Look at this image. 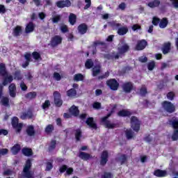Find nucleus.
<instances>
[{
	"mask_svg": "<svg viewBox=\"0 0 178 178\" xmlns=\"http://www.w3.org/2000/svg\"><path fill=\"white\" fill-rule=\"evenodd\" d=\"M117 108L118 104H114L111 111L106 116L102 118L101 122L102 123H104L106 129H115V127H116V124L111 123V121H109L108 119H109V118H111L112 115H113Z\"/></svg>",
	"mask_w": 178,
	"mask_h": 178,
	"instance_id": "1",
	"label": "nucleus"
},
{
	"mask_svg": "<svg viewBox=\"0 0 178 178\" xmlns=\"http://www.w3.org/2000/svg\"><path fill=\"white\" fill-rule=\"evenodd\" d=\"M33 166V159H28L24 165L22 170V177L24 178H35L34 175L31 173V167Z\"/></svg>",
	"mask_w": 178,
	"mask_h": 178,
	"instance_id": "2",
	"label": "nucleus"
},
{
	"mask_svg": "<svg viewBox=\"0 0 178 178\" xmlns=\"http://www.w3.org/2000/svg\"><path fill=\"white\" fill-rule=\"evenodd\" d=\"M169 125L173 129V132L171 136L172 141H177L178 140V119L172 118L169 121Z\"/></svg>",
	"mask_w": 178,
	"mask_h": 178,
	"instance_id": "3",
	"label": "nucleus"
},
{
	"mask_svg": "<svg viewBox=\"0 0 178 178\" xmlns=\"http://www.w3.org/2000/svg\"><path fill=\"white\" fill-rule=\"evenodd\" d=\"M11 125L17 134H20V133H22V130L23 129V123L19 122V118L17 117H13L12 118Z\"/></svg>",
	"mask_w": 178,
	"mask_h": 178,
	"instance_id": "4",
	"label": "nucleus"
},
{
	"mask_svg": "<svg viewBox=\"0 0 178 178\" xmlns=\"http://www.w3.org/2000/svg\"><path fill=\"white\" fill-rule=\"evenodd\" d=\"M161 106L165 111V112H167V113H173L176 112V106H175V104L169 101H163L161 103Z\"/></svg>",
	"mask_w": 178,
	"mask_h": 178,
	"instance_id": "5",
	"label": "nucleus"
},
{
	"mask_svg": "<svg viewBox=\"0 0 178 178\" xmlns=\"http://www.w3.org/2000/svg\"><path fill=\"white\" fill-rule=\"evenodd\" d=\"M140 126H141V122H140L138 118L136 116H132L131 118V127L134 131L138 133L140 131Z\"/></svg>",
	"mask_w": 178,
	"mask_h": 178,
	"instance_id": "6",
	"label": "nucleus"
},
{
	"mask_svg": "<svg viewBox=\"0 0 178 178\" xmlns=\"http://www.w3.org/2000/svg\"><path fill=\"white\" fill-rule=\"evenodd\" d=\"M106 84L112 90V91H118L119 88V82H118L115 79H110L107 80Z\"/></svg>",
	"mask_w": 178,
	"mask_h": 178,
	"instance_id": "7",
	"label": "nucleus"
},
{
	"mask_svg": "<svg viewBox=\"0 0 178 178\" xmlns=\"http://www.w3.org/2000/svg\"><path fill=\"white\" fill-rule=\"evenodd\" d=\"M2 95H3V86L0 85V99L1 98L0 102L3 106L9 108L10 106V104H9V97H2Z\"/></svg>",
	"mask_w": 178,
	"mask_h": 178,
	"instance_id": "8",
	"label": "nucleus"
},
{
	"mask_svg": "<svg viewBox=\"0 0 178 178\" xmlns=\"http://www.w3.org/2000/svg\"><path fill=\"white\" fill-rule=\"evenodd\" d=\"M54 97V104L57 108H60L63 105V100H62V95L58 91H54L53 93Z\"/></svg>",
	"mask_w": 178,
	"mask_h": 178,
	"instance_id": "9",
	"label": "nucleus"
},
{
	"mask_svg": "<svg viewBox=\"0 0 178 178\" xmlns=\"http://www.w3.org/2000/svg\"><path fill=\"white\" fill-rule=\"evenodd\" d=\"M118 52L117 55H119L120 58H123V56L126 55L127 52H129V51H130V46L125 43L122 44L121 47H118Z\"/></svg>",
	"mask_w": 178,
	"mask_h": 178,
	"instance_id": "10",
	"label": "nucleus"
},
{
	"mask_svg": "<svg viewBox=\"0 0 178 178\" xmlns=\"http://www.w3.org/2000/svg\"><path fill=\"white\" fill-rule=\"evenodd\" d=\"M108 161H109V153L108 150H104L100 155V165L105 166L108 163Z\"/></svg>",
	"mask_w": 178,
	"mask_h": 178,
	"instance_id": "11",
	"label": "nucleus"
},
{
	"mask_svg": "<svg viewBox=\"0 0 178 178\" xmlns=\"http://www.w3.org/2000/svg\"><path fill=\"white\" fill-rule=\"evenodd\" d=\"M63 38L60 37V35H56L54 37L51 38L50 40L51 46L53 48H55V47H58V45H60V44H62Z\"/></svg>",
	"mask_w": 178,
	"mask_h": 178,
	"instance_id": "12",
	"label": "nucleus"
},
{
	"mask_svg": "<svg viewBox=\"0 0 178 178\" xmlns=\"http://www.w3.org/2000/svg\"><path fill=\"white\" fill-rule=\"evenodd\" d=\"M77 30L81 35H84V34H86L87 31H88V26L86 23H82L78 26Z\"/></svg>",
	"mask_w": 178,
	"mask_h": 178,
	"instance_id": "13",
	"label": "nucleus"
},
{
	"mask_svg": "<svg viewBox=\"0 0 178 178\" xmlns=\"http://www.w3.org/2000/svg\"><path fill=\"white\" fill-rule=\"evenodd\" d=\"M86 124L90 127V129H92L93 130H97L98 129V125L94 121V118L89 117L87 118L86 121Z\"/></svg>",
	"mask_w": 178,
	"mask_h": 178,
	"instance_id": "14",
	"label": "nucleus"
},
{
	"mask_svg": "<svg viewBox=\"0 0 178 178\" xmlns=\"http://www.w3.org/2000/svg\"><path fill=\"white\" fill-rule=\"evenodd\" d=\"M147 45H148V42H147V40H138L136 46V51H143V49H145Z\"/></svg>",
	"mask_w": 178,
	"mask_h": 178,
	"instance_id": "15",
	"label": "nucleus"
},
{
	"mask_svg": "<svg viewBox=\"0 0 178 178\" xmlns=\"http://www.w3.org/2000/svg\"><path fill=\"white\" fill-rule=\"evenodd\" d=\"M134 86L133 83L131 81L126 82L122 84V90L124 91L127 94H129L133 91Z\"/></svg>",
	"mask_w": 178,
	"mask_h": 178,
	"instance_id": "16",
	"label": "nucleus"
},
{
	"mask_svg": "<svg viewBox=\"0 0 178 178\" xmlns=\"http://www.w3.org/2000/svg\"><path fill=\"white\" fill-rule=\"evenodd\" d=\"M24 58L25 59V62L24 63H22V67H23V69H26V67H27L29 66V65H30V62H31V54L26 52L24 54Z\"/></svg>",
	"mask_w": 178,
	"mask_h": 178,
	"instance_id": "17",
	"label": "nucleus"
},
{
	"mask_svg": "<svg viewBox=\"0 0 178 178\" xmlns=\"http://www.w3.org/2000/svg\"><path fill=\"white\" fill-rule=\"evenodd\" d=\"M117 115L120 118H130V116L133 115V112L126 109H122L120 111H118Z\"/></svg>",
	"mask_w": 178,
	"mask_h": 178,
	"instance_id": "18",
	"label": "nucleus"
},
{
	"mask_svg": "<svg viewBox=\"0 0 178 178\" xmlns=\"http://www.w3.org/2000/svg\"><path fill=\"white\" fill-rule=\"evenodd\" d=\"M57 8H69L72 5L70 0L58 1L56 3Z\"/></svg>",
	"mask_w": 178,
	"mask_h": 178,
	"instance_id": "19",
	"label": "nucleus"
},
{
	"mask_svg": "<svg viewBox=\"0 0 178 178\" xmlns=\"http://www.w3.org/2000/svg\"><path fill=\"white\" fill-rule=\"evenodd\" d=\"M79 158L82 159V161H90V159H92V156L90 154V153L79 152L78 154Z\"/></svg>",
	"mask_w": 178,
	"mask_h": 178,
	"instance_id": "20",
	"label": "nucleus"
},
{
	"mask_svg": "<svg viewBox=\"0 0 178 178\" xmlns=\"http://www.w3.org/2000/svg\"><path fill=\"white\" fill-rule=\"evenodd\" d=\"M154 176L156 177H166L168 176V171L165 170L157 169L153 172Z\"/></svg>",
	"mask_w": 178,
	"mask_h": 178,
	"instance_id": "21",
	"label": "nucleus"
},
{
	"mask_svg": "<svg viewBox=\"0 0 178 178\" xmlns=\"http://www.w3.org/2000/svg\"><path fill=\"white\" fill-rule=\"evenodd\" d=\"M33 110L28 109L27 112L22 113V114L20 116V119L22 120H26V119H33Z\"/></svg>",
	"mask_w": 178,
	"mask_h": 178,
	"instance_id": "22",
	"label": "nucleus"
},
{
	"mask_svg": "<svg viewBox=\"0 0 178 178\" xmlns=\"http://www.w3.org/2000/svg\"><path fill=\"white\" fill-rule=\"evenodd\" d=\"M34 29H35V24L33 22H29L26 26L25 32L26 34H30L34 31Z\"/></svg>",
	"mask_w": 178,
	"mask_h": 178,
	"instance_id": "23",
	"label": "nucleus"
},
{
	"mask_svg": "<svg viewBox=\"0 0 178 178\" xmlns=\"http://www.w3.org/2000/svg\"><path fill=\"white\" fill-rule=\"evenodd\" d=\"M22 33H23V29L21 26H16L13 30V37H20L22 35Z\"/></svg>",
	"mask_w": 178,
	"mask_h": 178,
	"instance_id": "24",
	"label": "nucleus"
},
{
	"mask_svg": "<svg viewBox=\"0 0 178 178\" xmlns=\"http://www.w3.org/2000/svg\"><path fill=\"white\" fill-rule=\"evenodd\" d=\"M104 59H107V60H114V59H119L120 58V56L119 54H115L113 52L111 54H104Z\"/></svg>",
	"mask_w": 178,
	"mask_h": 178,
	"instance_id": "25",
	"label": "nucleus"
},
{
	"mask_svg": "<svg viewBox=\"0 0 178 178\" xmlns=\"http://www.w3.org/2000/svg\"><path fill=\"white\" fill-rule=\"evenodd\" d=\"M8 90L10 97H12V98H15L16 97V84L11 83L8 87Z\"/></svg>",
	"mask_w": 178,
	"mask_h": 178,
	"instance_id": "26",
	"label": "nucleus"
},
{
	"mask_svg": "<svg viewBox=\"0 0 178 178\" xmlns=\"http://www.w3.org/2000/svg\"><path fill=\"white\" fill-rule=\"evenodd\" d=\"M26 132L27 136H29V137H33L35 136V130L34 129V126L29 125L26 127Z\"/></svg>",
	"mask_w": 178,
	"mask_h": 178,
	"instance_id": "27",
	"label": "nucleus"
},
{
	"mask_svg": "<svg viewBox=\"0 0 178 178\" xmlns=\"http://www.w3.org/2000/svg\"><path fill=\"white\" fill-rule=\"evenodd\" d=\"M0 76L2 77H6L8 76V70H6V65L5 63H0Z\"/></svg>",
	"mask_w": 178,
	"mask_h": 178,
	"instance_id": "28",
	"label": "nucleus"
},
{
	"mask_svg": "<svg viewBox=\"0 0 178 178\" xmlns=\"http://www.w3.org/2000/svg\"><path fill=\"white\" fill-rule=\"evenodd\" d=\"M170 47H172V44L170 43V42L164 43V45L162 48V52L163 55H166L167 54H169L170 52Z\"/></svg>",
	"mask_w": 178,
	"mask_h": 178,
	"instance_id": "29",
	"label": "nucleus"
},
{
	"mask_svg": "<svg viewBox=\"0 0 178 178\" xmlns=\"http://www.w3.org/2000/svg\"><path fill=\"white\" fill-rule=\"evenodd\" d=\"M68 22L71 26H74L76 24V22H77V15L74 13H70L68 17Z\"/></svg>",
	"mask_w": 178,
	"mask_h": 178,
	"instance_id": "30",
	"label": "nucleus"
},
{
	"mask_svg": "<svg viewBox=\"0 0 178 178\" xmlns=\"http://www.w3.org/2000/svg\"><path fill=\"white\" fill-rule=\"evenodd\" d=\"M22 152L24 156H33V149L29 147H23Z\"/></svg>",
	"mask_w": 178,
	"mask_h": 178,
	"instance_id": "31",
	"label": "nucleus"
},
{
	"mask_svg": "<svg viewBox=\"0 0 178 178\" xmlns=\"http://www.w3.org/2000/svg\"><path fill=\"white\" fill-rule=\"evenodd\" d=\"M70 113L73 115V116H79L80 113V110H79V107L76 106L75 105L72 106L70 108Z\"/></svg>",
	"mask_w": 178,
	"mask_h": 178,
	"instance_id": "32",
	"label": "nucleus"
},
{
	"mask_svg": "<svg viewBox=\"0 0 178 178\" xmlns=\"http://www.w3.org/2000/svg\"><path fill=\"white\" fill-rule=\"evenodd\" d=\"M168 24H169V20L168 19V18L163 17L161 19H160L159 26L160 29H166Z\"/></svg>",
	"mask_w": 178,
	"mask_h": 178,
	"instance_id": "33",
	"label": "nucleus"
},
{
	"mask_svg": "<svg viewBox=\"0 0 178 178\" xmlns=\"http://www.w3.org/2000/svg\"><path fill=\"white\" fill-rule=\"evenodd\" d=\"M159 5H161L160 0H153L147 3V6H149V8H151L152 9L159 8Z\"/></svg>",
	"mask_w": 178,
	"mask_h": 178,
	"instance_id": "34",
	"label": "nucleus"
},
{
	"mask_svg": "<svg viewBox=\"0 0 178 178\" xmlns=\"http://www.w3.org/2000/svg\"><path fill=\"white\" fill-rule=\"evenodd\" d=\"M22 149V147L19 144H15L14 146L11 148V152L13 155H17L19 152H20V150Z\"/></svg>",
	"mask_w": 178,
	"mask_h": 178,
	"instance_id": "35",
	"label": "nucleus"
},
{
	"mask_svg": "<svg viewBox=\"0 0 178 178\" xmlns=\"http://www.w3.org/2000/svg\"><path fill=\"white\" fill-rule=\"evenodd\" d=\"M99 73H101V65H97L92 69V74L93 77H97V75Z\"/></svg>",
	"mask_w": 178,
	"mask_h": 178,
	"instance_id": "36",
	"label": "nucleus"
},
{
	"mask_svg": "<svg viewBox=\"0 0 178 178\" xmlns=\"http://www.w3.org/2000/svg\"><path fill=\"white\" fill-rule=\"evenodd\" d=\"M118 35H124L129 33V29L127 26H122L118 29Z\"/></svg>",
	"mask_w": 178,
	"mask_h": 178,
	"instance_id": "37",
	"label": "nucleus"
},
{
	"mask_svg": "<svg viewBox=\"0 0 178 178\" xmlns=\"http://www.w3.org/2000/svg\"><path fill=\"white\" fill-rule=\"evenodd\" d=\"M13 81V76L9 75L6 76L5 78L3 80V86H8L10 83H12Z\"/></svg>",
	"mask_w": 178,
	"mask_h": 178,
	"instance_id": "38",
	"label": "nucleus"
},
{
	"mask_svg": "<svg viewBox=\"0 0 178 178\" xmlns=\"http://www.w3.org/2000/svg\"><path fill=\"white\" fill-rule=\"evenodd\" d=\"M14 80H17V81H20L23 80V75L22 74V72L20 70H17L13 74Z\"/></svg>",
	"mask_w": 178,
	"mask_h": 178,
	"instance_id": "39",
	"label": "nucleus"
},
{
	"mask_svg": "<svg viewBox=\"0 0 178 178\" xmlns=\"http://www.w3.org/2000/svg\"><path fill=\"white\" fill-rule=\"evenodd\" d=\"M77 95V91L74 88H71L67 91V96L73 98Z\"/></svg>",
	"mask_w": 178,
	"mask_h": 178,
	"instance_id": "40",
	"label": "nucleus"
},
{
	"mask_svg": "<svg viewBox=\"0 0 178 178\" xmlns=\"http://www.w3.org/2000/svg\"><path fill=\"white\" fill-rule=\"evenodd\" d=\"M125 136L127 140H131V138H134V132L131 129H127Z\"/></svg>",
	"mask_w": 178,
	"mask_h": 178,
	"instance_id": "41",
	"label": "nucleus"
},
{
	"mask_svg": "<svg viewBox=\"0 0 178 178\" xmlns=\"http://www.w3.org/2000/svg\"><path fill=\"white\" fill-rule=\"evenodd\" d=\"M37 97L36 92H29L25 95V98L26 99H34Z\"/></svg>",
	"mask_w": 178,
	"mask_h": 178,
	"instance_id": "42",
	"label": "nucleus"
},
{
	"mask_svg": "<svg viewBox=\"0 0 178 178\" xmlns=\"http://www.w3.org/2000/svg\"><path fill=\"white\" fill-rule=\"evenodd\" d=\"M56 148V140H52L50 143V145H49L48 147V151L49 152H51V151H54Z\"/></svg>",
	"mask_w": 178,
	"mask_h": 178,
	"instance_id": "43",
	"label": "nucleus"
},
{
	"mask_svg": "<svg viewBox=\"0 0 178 178\" xmlns=\"http://www.w3.org/2000/svg\"><path fill=\"white\" fill-rule=\"evenodd\" d=\"M83 80H84V76L83 74L79 73L74 76V81H83Z\"/></svg>",
	"mask_w": 178,
	"mask_h": 178,
	"instance_id": "44",
	"label": "nucleus"
},
{
	"mask_svg": "<svg viewBox=\"0 0 178 178\" xmlns=\"http://www.w3.org/2000/svg\"><path fill=\"white\" fill-rule=\"evenodd\" d=\"M85 67L86 69H91L94 67V61L92 59H88L85 63Z\"/></svg>",
	"mask_w": 178,
	"mask_h": 178,
	"instance_id": "45",
	"label": "nucleus"
},
{
	"mask_svg": "<svg viewBox=\"0 0 178 178\" xmlns=\"http://www.w3.org/2000/svg\"><path fill=\"white\" fill-rule=\"evenodd\" d=\"M55 130V127L52 124H48L45 128V133L47 134H51Z\"/></svg>",
	"mask_w": 178,
	"mask_h": 178,
	"instance_id": "46",
	"label": "nucleus"
},
{
	"mask_svg": "<svg viewBox=\"0 0 178 178\" xmlns=\"http://www.w3.org/2000/svg\"><path fill=\"white\" fill-rule=\"evenodd\" d=\"M81 136H82L81 129H76L75 130V138H76V141H80Z\"/></svg>",
	"mask_w": 178,
	"mask_h": 178,
	"instance_id": "47",
	"label": "nucleus"
},
{
	"mask_svg": "<svg viewBox=\"0 0 178 178\" xmlns=\"http://www.w3.org/2000/svg\"><path fill=\"white\" fill-rule=\"evenodd\" d=\"M60 20H62V15H55V16L51 19V22H52V23H54V24L59 23V22H60Z\"/></svg>",
	"mask_w": 178,
	"mask_h": 178,
	"instance_id": "48",
	"label": "nucleus"
},
{
	"mask_svg": "<svg viewBox=\"0 0 178 178\" xmlns=\"http://www.w3.org/2000/svg\"><path fill=\"white\" fill-rule=\"evenodd\" d=\"M32 56H33V59H35V60H41V59H42L41 58V54H40V53H38V51H33L32 53Z\"/></svg>",
	"mask_w": 178,
	"mask_h": 178,
	"instance_id": "49",
	"label": "nucleus"
},
{
	"mask_svg": "<svg viewBox=\"0 0 178 178\" xmlns=\"http://www.w3.org/2000/svg\"><path fill=\"white\" fill-rule=\"evenodd\" d=\"M53 162H54V161L51 160V162L49 161V162H47L46 163V169H45V170L47 172H49V170H52V169L54 168Z\"/></svg>",
	"mask_w": 178,
	"mask_h": 178,
	"instance_id": "50",
	"label": "nucleus"
},
{
	"mask_svg": "<svg viewBox=\"0 0 178 178\" xmlns=\"http://www.w3.org/2000/svg\"><path fill=\"white\" fill-rule=\"evenodd\" d=\"M51 106V102L49 100H45V102L42 104V108L45 111Z\"/></svg>",
	"mask_w": 178,
	"mask_h": 178,
	"instance_id": "51",
	"label": "nucleus"
},
{
	"mask_svg": "<svg viewBox=\"0 0 178 178\" xmlns=\"http://www.w3.org/2000/svg\"><path fill=\"white\" fill-rule=\"evenodd\" d=\"M155 66H156V64L155 63V61H151V62L147 63L148 70L152 71L153 69H155Z\"/></svg>",
	"mask_w": 178,
	"mask_h": 178,
	"instance_id": "52",
	"label": "nucleus"
},
{
	"mask_svg": "<svg viewBox=\"0 0 178 178\" xmlns=\"http://www.w3.org/2000/svg\"><path fill=\"white\" fill-rule=\"evenodd\" d=\"M161 22V19L158 17H153L152 23L153 26H158Z\"/></svg>",
	"mask_w": 178,
	"mask_h": 178,
	"instance_id": "53",
	"label": "nucleus"
},
{
	"mask_svg": "<svg viewBox=\"0 0 178 178\" xmlns=\"http://www.w3.org/2000/svg\"><path fill=\"white\" fill-rule=\"evenodd\" d=\"M175 97H176V95L172 91L167 93V98L170 101H173V99H175Z\"/></svg>",
	"mask_w": 178,
	"mask_h": 178,
	"instance_id": "54",
	"label": "nucleus"
},
{
	"mask_svg": "<svg viewBox=\"0 0 178 178\" xmlns=\"http://www.w3.org/2000/svg\"><path fill=\"white\" fill-rule=\"evenodd\" d=\"M60 30L61 33H69V28H67V26L66 24H63L60 27Z\"/></svg>",
	"mask_w": 178,
	"mask_h": 178,
	"instance_id": "55",
	"label": "nucleus"
},
{
	"mask_svg": "<svg viewBox=\"0 0 178 178\" xmlns=\"http://www.w3.org/2000/svg\"><path fill=\"white\" fill-rule=\"evenodd\" d=\"M102 178H113V174L111 172H104L102 175Z\"/></svg>",
	"mask_w": 178,
	"mask_h": 178,
	"instance_id": "56",
	"label": "nucleus"
},
{
	"mask_svg": "<svg viewBox=\"0 0 178 178\" xmlns=\"http://www.w3.org/2000/svg\"><path fill=\"white\" fill-rule=\"evenodd\" d=\"M109 71H107L104 73V74L99 76L98 80H104V79H108V77H109Z\"/></svg>",
	"mask_w": 178,
	"mask_h": 178,
	"instance_id": "57",
	"label": "nucleus"
},
{
	"mask_svg": "<svg viewBox=\"0 0 178 178\" xmlns=\"http://www.w3.org/2000/svg\"><path fill=\"white\" fill-rule=\"evenodd\" d=\"M120 161L121 162V165L125 163L126 161H127V156H126V154H122L120 157Z\"/></svg>",
	"mask_w": 178,
	"mask_h": 178,
	"instance_id": "58",
	"label": "nucleus"
},
{
	"mask_svg": "<svg viewBox=\"0 0 178 178\" xmlns=\"http://www.w3.org/2000/svg\"><path fill=\"white\" fill-rule=\"evenodd\" d=\"M67 170V166L66 165H63L59 168V172L60 174L65 173Z\"/></svg>",
	"mask_w": 178,
	"mask_h": 178,
	"instance_id": "59",
	"label": "nucleus"
},
{
	"mask_svg": "<svg viewBox=\"0 0 178 178\" xmlns=\"http://www.w3.org/2000/svg\"><path fill=\"white\" fill-rule=\"evenodd\" d=\"M99 45H105V42H101L99 40H96L93 42V47H95V48H96V47H98Z\"/></svg>",
	"mask_w": 178,
	"mask_h": 178,
	"instance_id": "60",
	"label": "nucleus"
},
{
	"mask_svg": "<svg viewBox=\"0 0 178 178\" xmlns=\"http://www.w3.org/2000/svg\"><path fill=\"white\" fill-rule=\"evenodd\" d=\"M54 78L56 79L57 81H60L62 76H60V74L58 72H54Z\"/></svg>",
	"mask_w": 178,
	"mask_h": 178,
	"instance_id": "61",
	"label": "nucleus"
},
{
	"mask_svg": "<svg viewBox=\"0 0 178 178\" xmlns=\"http://www.w3.org/2000/svg\"><path fill=\"white\" fill-rule=\"evenodd\" d=\"M140 95H141L142 97H145V95L148 92L147 91V88H141L140 89Z\"/></svg>",
	"mask_w": 178,
	"mask_h": 178,
	"instance_id": "62",
	"label": "nucleus"
},
{
	"mask_svg": "<svg viewBox=\"0 0 178 178\" xmlns=\"http://www.w3.org/2000/svg\"><path fill=\"white\" fill-rule=\"evenodd\" d=\"M92 107L94 108V109H101V103L95 102L93 103Z\"/></svg>",
	"mask_w": 178,
	"mask_h": 178,
	"instance_id": "63",
	"label": "nucleus"
},
{
	"mask_svg": "<svg viewBox=\"0 0 178 178\" xmlns=\"http://www.w3.org/2000/svg\"><path fill=\"white\" fill-rule=\"evenodd\" d=\"M20 88L22 91H27V85H26V83H24V81L21 82L20 83Z\"/></svg>",
	"mask_w": 178,
	"mask_h": 178,
	"instance_id": "64",
	"label": "nucleus"
}]
</instances>
